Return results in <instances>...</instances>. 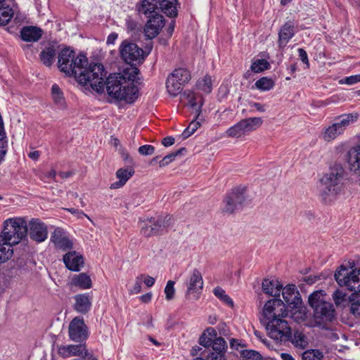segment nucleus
Returning a JSON list of instances; mask_svg holds the SVG:
<instances>
[{
    "label": "nucleus",
    "instance_id": "nucleus-62",
    "mask_svg": "<svg viewBox=\"0 0 360 360\" xmlns=\"http://www.w3.org/2000/svg\"><path fill=\"white\" fill-rule=\"evenodd\" d=\"M174 143V138L172 136H167L162 140V144L165 146H171Z\"/></svg>",
    "mask_w": 360,
    "mask_h": 360
},
{
    "label": "nucleus",
    "instance_id": "nucleus-35",
    "mask_svg": "<svg viewBox=\"0 0 360 360\" xmlns=\"http://www.w3.org/2000/svg\"><path fill=\"white\" fill-rule=\"evenodd\" d=\"M56 56V51L53 47H47L40 53L41 62L46 66H51L53 63Z\"/></svg>",
    "mask_w": 360,
    "mask_h": 360
},
{
    "label": "nucleus",
    "instance_id": "nucleus-28",
    "mask_svg": "<svg viewBox=\"0 0 360 360\" xmlns=\"http://www.w3.org/2000/svg\"><path fill=\"white\" fill-rule=\"evenodd\" d=\"M263 291L269 295L276 297L279 296L283 285L278 281H273L269 279H264L262 283Z\"/></svg>",
    "mask_w": 360,
    "mask_h": 360
},
{
    "label": "nucleus",
    "instance_id": "nucleus-55",
    "mask_svg": "<svg viewBox=\"0 0 360 360\" xmlns=\"http://www.w3.org/2000/svg\"><path fill=\"white\" fill-rule=\"evenodd\" d=\"M143 282V276L139 275L135 278L134 285L129 290L130 295L138 294L141 291V283Z\"/></svg>",
    "mask_w": 360,
    "mask_h": 360
},
{
    "label": "nucleus",
    "instance_id": "nucleus-22",
    "mask_svg": "<svg viewBox=\"0 0 360 360\" xmlns=\"http://www.w3.org/2000/svg\"><path fill=\"white\" fill-rule=\"evenodd\" d=\"M347 162L350 171L360 176V147L354 146L349 150Z\"/></svg>",
    "mask_w": 360,
    "mask_h": 360
},
{
    "label": "nucleus",
    "instance_id": "nucleus-63",
    "mask_svg": "<svg viewBox=\"0 0 360 360\" xmlns=\"http://www.w3.org/2000/svg\"><path fill=\"white\" fill-rule=\"evenodd\" d=\"M200 126V123L196 120L192 121L190 124L188 126L189 129H191V133H194L198 127Z\"/></svg>",
    "mask_w": 360,
    "mask_h": 360
},
{
    "label": "nucleus",
    "instance_id": "nucleus-40",
    "mask_svg": "<svg viewBox=\"0 0 360 360\" xmlns=\"http://www.w3.org/2000/svg\"><path fill=\"white\" fill-rule=\"evenodd\" d=\"M244 120L248 134L257 129L263 123L262 119L259 117H249L244 119Z\"/></svg>",
    "mask_w": 360,
    "mask_h": 360
},
{
    "label": "nucleus",
    "instance_id": "nucleus-33",
    "mask_svg": "<svg viewBox=\"0 0 360 360\" xmlns=\"http://www.w3.org/2000/svg\"><path fill=\"white\" fill-rule=\"evenodd\" d=\"M176 0H161L158 1L160 10L161 9L167 15L175 17L177 15L175 4Z\"/></svg>",
    "mask_w": 360,
    "mask_h": 360
},
{
    "label": "nucleus",
    "instance_id": "nucleus-47",
    "mask_svg": "<svg viewBox=\"0 0 360 360\" xmlns=\"http://www.w3.org/2000/svg\"><path fill=\"white\" fill-rule=\"evenodd\" d=\"M226 134L228 136L232 138H240L245 136L238 122L229 127L226 130Z\"/></svg>",
    "mask_w": 360,
    "mask_h": 360
},
{
    "label": "nucleus",
    "instance_id": "nucleus-17",
    "mask_svg": "<svg viewBox=\"0 0 360 360\" xmlns=\"http://www.w3.org/2000/svg\"><path fill=\"white\" fill-rule=\"evenodd\" d=\"M30 236L37 243L44 241L48 236L46 226L39 219H32L29 223Z\"/></svg>",
    "mask_w": 360,
    "mask_h": 360
},
{
    "label": "nucleus",
    "instance_id": "nucleus-13",
    "mask_svg": "<svg viewBox=\"0 0 360 360\" xmlns=\"http://www.w3.org/2000/svg\"><path fill=\"white\" fill-rule=\"evenodd\" d=\"M148 54V52L145 53L143 49L134 43L123 41L120 46L121 57L127 63L141 61Z\"/></svg>",
    "mask_w": 360,
    "mask_h": 360
},
{
    "label": "nucleus",
    "instance_id": "nucleus-23",
    "mask_svg": "<svg viewBox=\"0 0 360 360\" xmlns=\"http://www.w3.org/2000/svg\"><path fill=\"white\" fill-rule=\"evenodd\" d=\"M42 36V30L35 26H25L21 29L20 37L27 42L37 41Z\"/></svg>",
    "mask_w": 360,
    "mask_h": 360
},
{
    "label": "nucleus",
    "instance_id": "nucleus-34",
    "mask_svg": "<svg viewBox=\"0 0 360 360\" xmlns=\"http://www.w3.org/2000/svg\"><path fill=\"white\" fill-rule=\"evenodd\" d=\"M289 341H291L295 347L300 349H304L308 345L307 337L302 332L298 330L294 332L293 336L290 335Z\"/></svg>",
    "mask_w": 360,
    "mask_h": 360
},
{
    "label": "nucleus",
    "instance_id": "nucleus-37",
    "mask_svg": "<svg viewBox=\"0 0 360 360\" xmlns=\"http://www.w3.org/2000/svg\"><path fill=\"white\" fill-rule=\"evenodd\" d=\"M274 81L267 77H263L255 83V87L262 91H269L274 88Z\"/></svg>",
    "mask_w": 360,
    "mask_h": 360
},
{
    "label": "nucleus",
    "instance_id": "nucleus-6",
    "mask_svg": "<svg viewBox=\"0 0 360 360\" xmlns=\"http://www.w3.org/2000/svg\"><path fill=\"white\" fill-rule=\"evenodd\" d=\"M0 237L12 245L18 244L27 233V224L23 218L15 217L6 219Z\"/></svg>",
    "mask_w": 360,
    "mask_h": 360
},
{
    "label": "nucleus",
    "instance_id": "nucleus-61",
    "mask_svg": "<svg viewBox=\"0 0 360 360\" xmlns=\"http://www.w3.org/2000/svg\"><path fill=\"white\" fill-rule=\"evenodd\" d=\"M212 340L205 335V333L200 338V344L205 347H209L212 345Z\"/></svg>",
    "mask_w": 360,
    "mask_h": 360
},
{
    "label": "nucleus",
    "instance_id": "nucleus-27",
    "mask_svg": "<svg viewBox=\"0 0 360 360\" xmlns=\"http://www.w3.org/2000/svg\"><path fill=\"white\" fill-rule=\"evenodd\" d=\"M295 285H288L283 289L282 295L283 300L289 306L293 305L296 307L302 304L300 297L295 295Z\"/></svg>",
    "mask_w": 360,
    "mask_h": 360
},
{
    "label": "nucleus",
    "instance_id": "nucleus-2",
    "mask_svg": "<svg viewBox=\"0 0 360 360\" xmlns=\"http://www.w3.org/2000/svg\"><path fill=\"white\" fill-rule=\"evenodd\" d=\"M345 171L340 165H335L320 180L319 196L326 203L334 201L344 188Z\"/></svg>",
    "mask_w": 360,
    "mask_h": 360
},
{
    "label": "nucleus",
    "instance_id": "nucleus-54",
    "mask_svg": "<svg viewBox=\"0 0 360 360\" xmlns=\"http://www.w3.org/2000/svg\"><path fill=\"white\" fill-rule=\"evenodd\" d=\"M174 281H169L167 283V285L165 288V293L166 296V299L167 300H171L174 298L175 289H174Z\"/></svg>",
    "mask_w": 360,
    "mask_h": 360
},
{
    "label": "nucleus",
    "instance_id": "nucleus-5",
    "mask_svg": "<svg viewBox=\"0 0 360 360\" xmlns=\"http://www.w3.org/2000/svg\"><path fill=\"white\" fill-rule=\"evenodd\" d=\"M359 118L357 112L342 114L336 117L333 122L325 127L322 129L321 139L326 142H330L339 136L344 134L345 131L352 124L356 122Z\"/></svg>",
    "mask_w": 360,
    "mask_h": 360
},
{
    "label": "nucleus",
    "instance_id": "nucleus-30",
    "mask_svg": "<svg viewBox=\"0 0 360 360\" xmlns=\"http://www.w3.org/2000/svg\"><path fill=\"white\" fill-rule=\"evenodd\" d=\"M8 242L4 240L2 237H0V262L4 263L8 261L13 253V246Z\"/></svg>",
    "mask_w": 360,
    "mask_h": 360
},
{
    "label": "nucleus",
    "instance_id": "nucleus-50",
    "mask_svg": "<svg viewBox=\"0 0 360 360\" xmlns=\"http://www.w3.org/2000/svg\"><path fill=\"white\" fill-rule=\"evenodd\" d=\"M322 357V352L315 349L308 350L302 354L303 360H321Z\"/></svg>",
    "mask_w": 360,
    "mask_h": 360
},
{
    "label": "nucleus",
    "instance_id": "nucleus-46",
    "mask_svg": "<svg viewBox=\"0 0 360 360\" xmlns=\"http://www.w3.org/2000/svg\"><path fill=\"white\" fill-rule=\"evenodd\" d=\"M213 352H219L224 354L225 349L227 347L226 342L222 338H217L212 342Z\"/></svg>",
    "mask_w": 360,
    "mask_h": 360
},
{
    "label": "nucleus",
    "instance_id": "nucleus-49",
    "mask_svg": "<svg viewBox=\"0 0 360 360\" xmlns=\"http://www.w3.org/2000/svg\"><path fill=\"white\" fill-rule=\"evenodd\" d=\"M181 97L188 102V105L195 108L197 107V96L191 90H186L184 91Z\"/></svg>",
    "mask_w": 360,
    "mask_h": 360
},
{
    "label": "nucleus",
    "instance_id": "nucleus-52",
    "mask_svg": "<svg viewBox=\"0 0 360 360\" xmlns=\"http://www.w3.org/2000/svg\"><path fill=\"white\" fill-rule=\"evenodd\" d=\"M243 360H263L262 355L254 350H245L242 353Z\"/></svg>",
    "mask_w": 360,
    "mask_h": 360
},
{
    "label": "nucleus",
    "instance_id": "nucleus-36",
    "mask_svg": "<svg viewBox=\"0 0 360 360\" xmlns=\"http://www.w3.org/2000/svg\"><path fill=\"white\" fill-rule=\"evenodd\" d=\"M14 15V12L9 5L0 6V26L7 25Z\"/></svg>",
    "mask_w": 360,
    "mask_h": 360
},
{
    "label": "nucleus",
    "instance_id": "nucleus-18",
    "mask_svg": "<svg viewBox=\"0 0 360 360\" xmlns=\"http://www.w3.org/2000/svg\"><path fill=\"white\" fill-rule=\"evenodd\" d=\"M51 241L54 244L56 248L66 251L72 248V242L69 239L66 232L57 228L51 236Z\"/></svg>",
    "mask_w": 360,
    "mask_h": 360
},
{
    "label": "nucleus",
    "instance_id": "nucleus-21",
    "mask_svg": "<svg viewBox=\"0 0 360 360\" xmlns=\"http://www.w3.org/2000/svg\"><path fill=\"white\" fill-rule=\"evenodd\" d=\"M63 262L68 269L73 271H79L80 267L84 264L82 256L75 251L66 253L63 256Z\"/></svg>",
    "mask_w": 360,
    "mask_h": 360
},
{
    "label": "nucleus",
    "instance_id": "nucleus-3",
    "mask_svg": "<svg viewBox=\"0 0 360 360\" xmlns=\"http://www.w3.org/2000/svg\"><path fill=\"white\" fill-rule=\"evenodd\" d=\"M324 290L312 292L309 297V304L314 309V319L320 326H325L335 319V311L333 304L328 301Z\"/></svg>",
    "mask_w": 360,
    "mask_h": 360
},
{
    "label": "nucleus",
    "instance_id": "nucleus-60",
    "mask_svg": "<svg viewBox=\"0 0 360 360\" xmlns=\"http://www.w3.org/2000/svg\"><path fill=\"white\" fill-rule=\"evenodd\" d=\"M298 53L301 60L309 67V63L307 52L303 49H299Z\"/></svg>",
    "mask_w": 360,
    "mask_h": 360
},
{
    "label": "nucleus",
    "instance_id": "nucleus-38",
    "mask_svg": "<svg viewBox=\"0 0 360 360\" xmlns=\"http://www.w3.org/2000/svg\"><path fill=\"white\" fill-rule=\"evenodd\" d=\"M170 75L184 84L188 83L191 79L190 72L188 70L184 68L176 69L170 74Z\"/></svg>",
    "mask_w": 360,
    "mask_h": 360
},
{
    "label": "nucleus",
    "instance_id": "nucleus-16",
    "mask_svg": "<svg viewBox=\"0 0 360 360\" xmlns=\"http://www.w3.org/2000/svg\"><path fill=\"white\" fill-rule=\"evenodd\" d=\"M58 354L63 358L70 356H81L83 359H88L89 356H94L89 353L84 345H68L58 347Z\"/></svg>",
    "mask_w": 360,
    "mask_h": 360
},
{
    "label": "nucleus",
    "instance_id": "nucleus-56",
    "mask_svg": "<svg viewBox=\"0 0 360 360\" xmlns=\"http://www.w3.org/2000/svg\"><path fill=\"white\" fill-rule=\"evenodd\" d=\"M358 82H360V74L351 75L340 80L341 84H345L347 85H352Z\"/></svg>",
    "mask_w": 360,
    "mask_h": 360
},
{
    "label": "nucleus",
    "instance_id": "nucleus-58",
    "mask_svg": "<svg viewBox=\"0 0 360 360\" xmlns=\"http://www.w3.org/2000/svg\"><path fill=\"white\" fill-rule=\"evenodd\" d=\"M207 360H226L224 354L219 352H211L207 356Z\"/></svg>",
    "mask_w": 360,
    "mask_h": 360
},
{
    "label": "nucleus",
    "instance_id": "nucleus-7",
    "mask_svg": "<svg viewBox=\"0 0 360 360\" xmlns=\"http://www.w3.org/2000/svg\"><path fill=\"white\" fill-rule=\"evenodd\" d=\"M334 277L340 286L354 293L360 292V269H348L341 265L336 270Z\"/></svg>",
    "mask_w": 360,
    "mask_h": 360
},
{
    "label": "nucleus",
    "instance_id": "nucleus-29",
    "mask_svg": "<svg viewBox=\"0 0 360 360\" xmlns=\"http://www.w3.org/2000/svg\"><path fill=\"white\" fill-rule=\"evenodd\" d=\"M75 309L81 314H86L91 308V302L87 294L77 295L75 297Z\"/></svg>",
    "mask_w": 360,
    "mask_h": 360
},
{
    "label": "nucleus",
    "instance_id": "nucleus-59",
    "mask_svg": "<svg viewBox=\"0 0 360 360\" xmlns=\"http://www.w3.org/2000/svg\"><path fill=\"white\" fill-rule=\"evenodd\" d=\"M140 276H143V282L147 287H152L155 283V278L146 274H139Z\"/></svg>",
    "mask_w": 360,
    "mask_h": 360
},
{
    "label": "nucleus",
    "instance_id": "nucleus-53",
    "mask_svg": "<svg viewBox=\"0 0 360 360\" xmlns=\"http://www.w3.org/2000/svg\"><path fill=\"white\" fill-rule=\"evenodd\" d=\"M333 299L337 306L340 305L346 300V293L340 290H335L333 293Z\"/></svg>",
    "mask_w": 360,
    "mask_h": 360
},
{
    "label": "nucleus",
    "instance_id": "nucleus-39",
    "mask_svg": "<svg viewBox=\"0 0 360 360\" xmlns=\"http://www.w3.org/2000/svg\"><path fill=\"white\" fill-rule=\"evenodd\" d=\"M244 120L248 134L257 129L263 123L262 119L259 117H249L244 119Z\"/></svg>",
    "mask_w": 360,
    "mask_h": 360
},
{
    "label": "nucleus",
    "instance_id": "nucleus-11",
    "mask_svg": "<svg viewBox=\"0 0 360 360\" xmlns=\"http://www.w3.org/2000/svg\"><path fill=\"white\" fill-rule=\"evenodd\" d=\"M245 187L233 188L224 200L223 212L232 214L240 209L245 200Z\"/></svg>",
    "mask_w": 360,
    "mask_h": 360
},
{
    "label": "nucleus",
    "instance_id": "nucleus-8",
    "mask_svg": "<svg viewBox=\"0 0 360 360\" xmlns=\"http://www.w3.org/2000/svg\"><path fill=\"white\" fill-rule=\"evenodd\" d=\"M271 338L278 342H285L290 339L291 328L288 323L281 319H273L263 323Z\"/></svg>",
    "mask_w": 360,
    "mask_h": 360
},
{
    "label": "nucleus",
    "instance_id": "nucleus-48",
    "mask_svg": "<svg viewBox=\"0 0 360 360\" xmlns=\"http://www.w3.org/2000/svg\"><path fill=\"white\" fill-rule=\"evenodd\" d=\"M186 151L185 148H181L177 150L175 152L171 153L169 155H166L160 161V167H165L173 160H174L175 158L180 155L182 152Z\"/></svg>",
    "mask_w": 360,
    "mask_h": 360
},
{
    "label": "nucleus",
    "instance_id": "nucleus-57",
    "mask_svg": "<svg viewBox=\"0 0 360 360\" xmlns=\"http://www.w3.org/2000/svg\"><path fill=\"white\" fill-rule=\"evenodd\" d=\"M155 152V147L151 145H143L139 148V153L142 155H150Z\"/></svg>",
    "mask_w": 360,
    "mask_h": 360
},
{
    "label": "nucleus",
    "instance_id": "nucleus-15",
    "mask_svg": "<svg viewBox=\"0 0 360 360\" xmlns=\"http://www.w3.org/2000/svg\"><path fill=\"white\" fill-rule=\"evenodd\" d=\"M165 25V19L162 15H155L148 18L144 28L145 37L148 39L155 38Z\"/></svg>",
    "mask_w": 360,
    "mask_h": 360
},
{
    "label": "nucleus",
    "instance_id": "nucleus-10",
    "mask_svg": "<svg viewBox=\"0 0 360 360\" xmlns=\"http://www.w3.org/2000/svg\"><path fill=\"white\" fill-rule=\"evenodd\" d=\"M288 315L286 307L280 299H271L267 301L262 311V322L271 321L273 319H281Z\"/></svg>",
    "mask_w": 360,
    "mask_h": 360
},
{
    "label": "nucleus",
    "instance_id": "nucleus-44",
    "mask_svg": "<svg viewBox=\"0 0 360 360\" xmlns=\"http://www.w3.org/2000/svg\"><path fill=\"white\" fill-rule=\"evenodd\" d=\"M269 63L265 59H258L254 61L251 65V70L258 73L269 68Z\"/></svg>",
    "mask_w": 360,
    "mask_h": 360
},
{
    "label": "nucleus",
    "instance_id": "nucleus-1",
    "mask_svg": "<svg viewBox=\"0 0 360 360\" xmlns=\"http://www.w3.org/2000/svg\"><path fill=\"white\" fill-rule=\"evenodd\" d=\"M139 70L132 68L130 72L110 74L105 79V89L108 95L116 100L127 103H134L138 98L139 91L134 81Z\"/></svg>",
    "mask_w": 360,
    "mask_h": 360
},
{
    "label": "nucleus",
    "instance_id": "nucleus-24",
    "mask_svg": "<svg viewBox=\"0 0 360 360\" xmlns=\"http://www.w3.org/2000/svg\"><path fill=\"white\" fill-rule=\"evenodd\" d=\"M134 170L131 167L120 168L116 172V176L119 181L111 184V189H117L122 187L127 181L134 175Z\"/></svg>",
    "mask_w": 360,
    "mask_h": 360
},
{
    "label": "nucleus",
    "instance_id": "nucleus-12",
    "mask_svg": "<svg viewBox=\"0 0 360 360\" xmlns=\"http://www.w3.org/2000/svg\"><path fill=\"white\" fill-rule=\"evenodd\" d=\"M185 284L186 286V295L187 296L193 295V297L198 299L204 285L201 272L197 269H193L188 275Z\"/></svg>",
    "mask_w": 360,
    "mask_h": 360
},
{
    "label": "nucleus",
    "instance_id": "nucleus-32",
    "mask_svg": "<svg viewBox=\"0 0 360 360\" xmlns=\"http://www.w3.org/2000/svg\"><path fill=\"white\" fill-rule=\"evenodd\" d=\"M184 84L181 82L176 80L174 77L169 75L166 82V87L168 93L172 96H176L179 94L182 90V86Z\"/></svg>",
    "mask_w": 360,
    "mask_h": 360
},
{
    "label": "nucleus",
    "instance_id": "nucleus-51",
    "mask_svg": "<svg viewBox=\"0 0 360 360\" xmlns=\"http://www.w3.org/2000/svg\"><path fill=\"white\" fill-rule=\"evenodd\" d=\"M292 307L295 308V311L292 314V318L297 323L304 321L306 317L305 309L302 307L300 308L299 305Z\"/></svg>",
    "mask_w": 360,
    "mask_h": 360
},
{
    "label": "nucleus",
    "instance_id": "nucleus-42",
    "mask_svg": "<svg viewBox=\"0 0 360 360\" xmlns=\"http://www.w3.org/2000/svg\"><path fill=\"white\" fill-rule=\"evenodd\" d=\"M52 97L54 103L60 107H63L65 99L60 87L57 84H53L51 88Z\"/></svg>",
    "mask_w": 360,
    "mask_h": 360
},
{
    "label": "nucleus",
    "instance_id": "nucleus-45",
    "mask_svg": "<svg viewBox=\"0 0 360 360\" xmlns=\"http://www.w3.org/2000/svg\"><path fill=\"white\" fill-rule=\"evenodd\" d=\"M197 86L200 90L207 94L210 93L212 91L211 77L207 75L205 76L202 79L198 82Z\"/></svg>",
    "mask_w": 360,
    "mask_h": 360
},
{
    "label": "nucleus",
    "instance_id": "nucleus-9",
    "mask_svg": "<svg viewBox=\"0 0 360 360\" xmlns=\"http://www.w3.org/2000/svg\"><path fill=\"white\" fill-rule=\"evenodd\" d=\"M170 219L169 216L147 219L142 223L141 233L146 237L162 234V231L169 226Z\"/></svg>",
    "mask_w": 360,
    "mask_h": 360
},
{
    "label": "nucleus",
    "instance_id": "nucleus-4",
    "mask_svg": "<svg viewBox=\"0 0 360 360\" xmlns=\"http://www.w3.org/2000/svg\"><path fill=\"white\" fill-rule=\"evenodd\" d=\"M106 75L107 72L101 63H91L77 76V82L84 85L89 84L94 91L103 93L105 91Z\"/></svg>",
    "mask_w": 360,
    "mask_h": 360
},
{
    "label": "nucleus",
    "instance_id": "nucleus-31",
    "mask_svg": "<svg viewBox=\"0 0 360 360\" xmlns=\"http://www.w3.org/2000/svg\"><path fill=\"white\" fill-rule=\"evenodd\" d=\"M72 283L82 289H89L92 285L90 276L85 273L75 275L72 279Z\"/></svg>",
    "mask_w": 360,
    "mask_h": 360
},
{
    "label": "nucleus",
    "instance_id": "nucleus-14",
    "mask_svg": "<svg viewBox=\"0 0 360 360\" xmlns=\"http://www.w3.org/2000/svg\"><path fill=\"white\" fill-rule=\"evenodd\" d=\"M68 334L70 339L74 342H81L88 337V328L83 318L77 316L69 324Z\"/></svg>",
    "mask_w": 360,
    "mask_h": 360
},
{
    "label": "nucleus",
    "instance_id": "nucleus-19",
    "mask_svg": "<svg viewBox=\"0 0 360 360\" xmlns=\"http://www.w3.org/2000/svg\"><path fill=\"white\" fill-rule=\"evenodd\" d=\"M74 58V51L66 48L63 49L59 55L58 60V66L60 70L64 72L66 75H72L73 69L71 66V63Z\"/></svg>",
    "mask_w": 360,
    "mask_h": 360
},
{
    "label": "nucleus",
    "instance_id": "nucleus-41",
    "mask_svg": "<svg viewBox=\"0 0 360 360\" xmlns=\"http://www.w3.org/2000/svg\"><path fill=\"white\" fill-rule=\"evenodd\" d=\"M350 311L354 316H360V294L352 293L350 296Z\"/></svg>",
    "mask_w": 360,
    "mask_h": 360
},
{
    "label": "nucleus",
    "instance_id": "nucleus-26",
    "mask_svg": "<svg viewBox=\"0 0 360 360\" xmlns=\"http://www.w3.org/2000/svg\"><path fill=\"white\" fill-rule=\"evenodd\" d=\"M71 63V66L73 69V72L70 77H74L77 80V76H79V73L82 72V70L85 67L88 65L89 61L87 57L84 54L76 55L74 51V58Z\"/></svg>",
    "mask_w": 360,
    "mask_h": 360
},
{
    "label": "nucleus",
    "instance_id": "nucleus-64",
    "mask_svg": "<svg viewBox=\"0 0 360 360\" xmlns=\"http://www.w3.org/2000/svg\"><path fill=\"white\" fill-rule=\"evenodd\" d=\"M152 296L153 295L151 292H148L140 296L139 299L143 303H148L151 301Z\"/></svg>",
    "mask_w": 360,
    "mask_h": 360
},
{
    "label": "nucleus",
    "instance_id": "nucleus-20",
    "mask_svg": "<svg viewBox=\"0 0 360 360\" xmlns=\"http://www.w3.org/2000/svg\"><path fill=\"white\" fill-rule=\"evenodd\" d=\"M137 11L139 14L150 18L160 14V8L158 0H143L138 6Z\"/></svg>",
    "mask_w": 360,
    "mask_h": 360
},
{
    "label": "nucleus",
    "instance_id": "nucleus-25",
    "mask_svg": "<svg viewBox=\"0 0 360 360\" xmlns=\"http://www.w3.org/2000/svg\"><path fill=\"white\" fill-rule=\"evenodd\" d=\"M295 35L294 25L286 22L282 26L278 33V46L281 49L285 47L288 41Z\"/></svg>",
    "mask_w": 360,
    "mask_h": 360
},
{
    "label": "nucleus",
    "instance_id": "nucleus-43",
    "mask_svg": "<svg viewBox=\"0 0 360 360\" xmlns=\"http://www.w3.org/2000/svg\"><path fill=\"white\" fill-rule=\"evenodd\" d=\"M213 293L217 297L224 302L226 304L231 307H233V302L232 299L227 294H226L225 290L221 287H217L214 288Z\"/></svg>",
    "mask_w": 360,
    "mask_h": 360
}]
</instances>
